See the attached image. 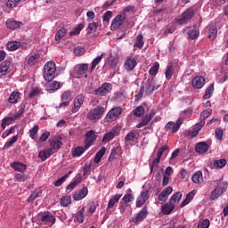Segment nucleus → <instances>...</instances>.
Segmentation results:
<instances>
[{"label": "nucleus", "mask_w": 228, "mask_h": 228, "mask_svg": "<svg viewBox=\"0 0 228 228\" xmlns=\"http://www.w3.org/2000/svg\"><path fill=\"white\" fill-rule=\"evenodd\" d=\"M44 77L45 81L51 83L56 77V63L48 61L44 67Z\"/></svg>", "instance_id": "f257e3e1"}, {"label": "nucleus", "mask_w": 228, "mask_h": 228, "mask_svg": "<svg viewBox=\"0 0 228 228\" xmlns=\"http://www.w3.org/2000/svg\"><path fill=\"white\" fill-rule=\"evenodd\" d=\"M104 111H106L104 107L97 106L88 112L87 118H89V120H99V118L104 115Z\"/></svg>", "instance_id": "f03ea898"}, {"label": "nucleus", "mask_w": 228, "mask_h": 228, "mask_svg": "<svg viewBox=\"0 0 228 228\" xmlns=\"http://www.w3.org/2000/svg\"><path fill=\"white\" fill-rule=\"evenodd\" d=\"M227 191V183L224 182L216 186L211 192L210 200H215V199H218L221 195Z\"/></svg>", "instance_id": "7ed1b4c3"}, {"label": "nucleus", "mask_w": 228, "mask_h": 228, "mask_svg": "<svg viewBox=\"0 0 228 228\" xmlns=\"http://www.w3.org/2000/svg\"><path fill=\"white\" fill-rule=\"evenodd\" d=\"M122 115V108L120 107H116L111 109L107 116H106V120L107 122H115L116 119L118 118Z\"/></svg>", "instance_id": "20e7f679"}, {"label": "nucleus", "mask_w": 228, "mask_h": 228, "mask_svg": "<svg viewBox=\"0 0 228 228\" xmlns=\"http://www.w3.org/2000/svg\"><path fill=\"white\" fill-rule=\"evenodd\" d=\"M111 90H112L111 84L104 83L102 85L101 87L94 90V95H99V96L102 97L104 95H108V94H110V92H111Z\"/></svg>", "instance_id": "39448f33"}, {"label": "nucleus", "mask_w": 228, "mask_h": 228, "mask_svg": "<svg viewBox=\"0 0 228 228\" xmlns=\"http://www.w3.org/2000/svg\"><path fill=\"white\" fill-rule=\"evenodd\" d=\"M124 20H126V13L118 14L111 22V30L115 31L116 29H118V28L124 24Z\"/></svg>", "instance_id": "423d86ee"}, {"label": "nucleus", "mask_w": 228, "mask_h": 228, "mask_svg": "<svg viewBox=\"0 0 228 228\" xmlns=\"http://www.w3.org/2000/svg\"><path fill=\"white\" fill-rule=\"evenodd\" d=\"M13 65L10 61H4L0 64V76H6L8 72L12 71Z\"/></svg>", "instance_id": "0eeeda50"}, {"label": "nucleus", "mask_w": 228, "mask_h": 228, "mask_svg": "<svg viewBox=\"0 0 228 228\" xmlns=\"http://www.w3.org/2000/svg\"><path fill=\"white\" fill-rule=\"evenodd\" d=\"M83 102H85V95L78 94L74 100V107L71 109L72 113H77L83 106Z\"/></svg>", "instance_id": "6e6552de"}, {"label": "nucleus", "mask_w": 228, "mask_h": 228, "mask_svg": "<svg viewBox=\"0 0 228 228\" xmlns=\"http://www.w3.org/2000/svg\"><path fill=\"white\" fill-rule=\"evenodd\" d=\"M149 214V211L147 210V207H144L142 208V210L136 214L135 217L132 219V222L134 224H138V222H143L145 218H147V215Z\"/></svg>", "instance_id": "1a4fd4ad"}, {"label": "nucleus", "mask_w": 228, "mask_h": 228, "mask_svg": "<svg viewBox=\"0 0 228 228\" xmlns=\"http://www.w3.org/2000/svg\"><path fill=\"white\" fill-rule=\"evenodd\" d=\"M95 140H97V135H95V131L91 130V131L86 132V139H85V145L87 148H90V146L92 145V143H94V142H95Z\"/></svg>", "instance_id": "9d476101"}, {"label": "nucleus", "mask_w": 228, "mask_h": 228, "mask_svg": "<svg viewBox=\"0 0 228 228\" xmlns=\"http://www.w3.org/2000/svg\"><path fill=\"white\" fill-rule=\"evenodd\" d=\"M122 154V148L120 146H117L111 150L110 155L108 158L109 163H113L116 159Z\"/></svg>", "instance_id": "9b49d317"}, {"label": "nucleus", "mask_w": 228, "mask_h": 228, "mask_svg": "<svg viewBox=\"0 0 228 228\" xmlns=\"http://www.w3.org/2000/svg\"><path fill=\"white\" fill-rule=\"evenodd\" d=\"M172 191H174V189L172 187H167L159 195V202H167L168 200V195L172 194Z\"/></svg>", "instance_id": "f8f14e48"}, {"label": "nucleus", "mask_w": 228, "mask_h": 228, "mask_svg": "<svg viewBox=\"0 0 228 228\" xmlns=\"http://www.w3.org/2000/svg\"><path fill=\"white\" fill-rule=\"evenodd\" d=\"M88 72V64H77L74 68V73L77 76H83V74H86Z\"/></svg>", "instance_id": "ddd939ff"}, {"label": "nucleus", "mask_w": 228, "mask_h": 228, "mask_svg": "<svg viewBox=\"0 0 228 228\" xmlns=\"http://www.w3.org/2000/svg\"><path fill=\"white\" fill-rule=\"evenodd\" d=\"M206 85V79L203 77L198 76L192 79V86L196 89H200Z\"/></svg>", "instance_id": "4468645a"}, {"label": "nucleus", "mask_w": 228, "mask_h": 228, "mask_svg": "<svg viewBox=\"0 0 228 228\" xmlns=\"http://www.w3.org/2000/svg\"><path fill=\"white\" fill-rule=\"evenodd\" d=\"M6 26L8 29H19L22 28L24 24H22L20 21L10 19L6 21Z\"/></svg>", "instance_id": "2eb2a0df"}, {"label": "nucleus", "mask_w": 228, "mask_h": 228, "mask_svg": "<svg viewBox=\"0 0 228 228\" xmlns=\"http://www.w3.org/2000/svg\"><path fill=\"white\" fill-rule=\"evenodd\" d=\"M208 151H209V144H208V142H199L196 145V152H198L199 154H206Z\"/></svg>", "instance_id": "dca6fc26"}, {"label": "nucleus", "mask_w": 228, "mask_h": 228, "mask_svg": "<svg viewBox=\"0 0 228 228\" xmlns=\"http://www.w3.org/2000/svg\"><path fill=\"white\" fill-rule=\"evenodd\" d=\"M174 209H175V204L171 203L170 201L169 203H166L161 207V211L163 215H170L172 211H174Z\"/></svg>", "instance_id": "f3484780"}, {"label": "nucleus", "mask_w": 228, "mask_h": 228, "mask_svg": "<svg viewBox=\"0 0 228 228\" xmlns=\"http://www.w3.org/2000/svg\"><path fill=\"white\" fill-rule=\"evenodd\" d=\"M41 221L45 222V224H54L56 222V217L50 214L49 212H45L44 215L41 216Z\"/></svg>", "instance_id": "a211bd4d"}, {"label": "nucleus", "mask_w": 228, "mask_h": 228, "mask_svg": "<svg viewBox=\"0 0 228 228\" xmlns=\"http://www.w3.org/2000/svg\"><path fill=\"white\" fill-rule=\"evenodd\" d=\"M86 195H88V188L83 187L79 191L73 195V199L74 200H82Z\"/></svg>", "instance_id": "6ab92c4d"}, {"label": "nucleus", "mask_w": 228, "mask_h": 228, "mask_svg": "<svg viewBox=\"0 0 228 228\" xmlns=\"http://www.w3.org/2000/svg\"><path fill=\"white\" fill-rule=\"evenodd\" d=\"M117 129H112L110 132L106 133L102 138V142L109 143V142H111L117 136Z\"/></svg>", "instance_id": "aec40b11"}, {"label": "nucleus", "mask_w": 228, "mask_h": 228, "mask_svg": "<svg viewBox=\"0 0 228 228\" xmlns=\"http://www.w3.org/2000/svg\"><path fill=\"white\" fill-rule=\"evenodd\" d=\"M11 167L13 170H16V172H21V174L26 172V169L28 168L26 164H22V162H13Z\"/></svg>", "instance_id": "412c9836"}, {"label": "nucleus", "mask_w": 228, "mask_h": 228, "mask_svg": "<svg viewBox=\"0 0 228 228\" xmlns=\"http://www.w3.org/2000/svg\"><path fill=\"white\" fill-rule=\"evenodd\" d=\"M63 145V142L60 141V139H55L50 141V150L51 151H60L61 149V146Z\"/></svg>", "instance_id": "4be33fe9"}, {"label": "nucleus", "mask_w": 228, "mask_h": 228, "mask_svg": "<svg viewBox=\"0 0 228 228\" xmlns=\"http://www.w3.org/2000/svg\"><path fill=\"white\" fill-rule=\"evenodd\" d=\"M53 153L54 152L53 151V150L45 149L39 152L38 158H40V159H42L43 161H45V159H47V158H50V156H53Z\"/></svg>", "instance_id": "5701e85b"}, {"label": "nucleus", "mask_w": 228, "mask_h": 228, "mask_svg": "<svg viewBox=\"0 0 228 228\" xmlns=\"http://www.w3.org/2000/svg\"><path fill=\"white\" fill-rule=\"evenodd\" d=\"M19 99H20V93L12 92L8 99V102H10V104H17L19 102Z\"/></svg>", "instance_id": "b1692460"}, {"label": "nucleus", "mask_w": 228, "mask_h": 228, "mask_svg": "<svg viewBox=\"0 0 228 228\" xmlns=\"http://www.w3.org/2000/svg\"><path fill=\"white\" fill-rule=\"evenodd\" d=\"M136 67V59H127L125 62L126 70H133Z\"/></svg>", "instance_id": "393cba45"}, {"label": "nucleus", "mask_w": 228, "mask_h": 228, "mask_svg": "<svg viewBox=\"0 0 228 228\" xmlns=\"http://www.w3.org/2000/svg\"><path fill=\"white\" fill-rule=\"evenodd\" d=\"M89 148L86 147V144H85V146H78L76 147L75 150L72 152V156L74 158L77 157V156H81V154H83V152H85V151L88 150Z\"/></svg>", "instance_id": "a878e982"}, {"label": "nucleus", "mask_w": 228, "mask_h": 228, "mask_svg": "<svg viewBox=\"0 0 228 228\" xmlns=\"http://www.w3.org/2000/svg\"><path fill=\"white\" fill-rule=\"evenodd\" d=\"M144 88L146 89V94H152V92H154L155 87H154V80L153 79H148L146 81V85L144 86Z\"/></svg>", "instance_id": "bb28decb"}, {"label": "nucleus", "mask_w": 228, "mask_h": 228, "mask_svg": "<svg viewBox=\"0 0 228 228\" xmlns=\"http://www.w3.org/2000/svg\"><path fill=\"white\" fill-rule=\"evenodd\" d=\"M193 197H195V192L191 191L186 195L185 200L181 203L180 208H184V206H188L191 200H193Z\"/></svg>", "instance_id": "cd10ccee"}, {"label": "nucleus", "mask_w": 228, "mask_h": 228, "mask_svg": "<svg viewBox=\"0 0 228 228\" xmlns=\"http://www.w3.org/2000/svg\"><path fill=\"white\" fill-rule=\"evenodd\" d=\"M122 194H116L112 199L110 200L108 204V209H113L115 204L120 200Z\"/></svg>", "instance_id": "c85d7f7f"}, {"label": "nucleus", "mask_w": 228, "mask_h": 228, "mask_svg": "<svg viewBox=\"0 0 228 228\" xmlns=\"http://www.w3.org/2000/svg\"><path fill=\"white\" fill-rule=\"evenodd\" d=\"M106 154V148L102 147L98 152H96L94 157V163H101V159Z\"/></svg>", "instance_id": "c756f323"}, {"label": "nucleus", "mask_w": 228, "mask_h": 228, "mask_svg": "<svg viewBox=\"0 0 228 228\" xmlns=\"http://www.w3.org/2000/svg\"><path fill=\"white\" fill-rule=\"evenodd\" d=\"M76 218L78 224H83V222H85V207L78 208Z\"/></svg>", "instance_id": "7c9ffc66"}, {"label": "nucleus", "mask_w": 228, "mask_h": 228, "mask_svg": "<svg viewBox=\"0 0 228 228\" xmlns=\"http://www.w3.org/2000/svg\"><path fill=\"white\" fill-rule=\"evenodd\" d=\"M42 194V190L40 189H36L28 197V202L31 203L33 202L36 199H38V197Z\"/></svg>", "instance_id": "2f4dec72"}, {"label": "nucleus", "mask_w": 228, "mask_h": 228, "mask_svg": "<svg viewBox=\"0 0 228 228\" xmlns=\"http://www.w3.org/2000/svg\"><path fill=\"white\" fill-rule=\"evenodd\" d=\"M110 67H117L118 63V53H113L110 54Z\"/></svg>", "instance_id": "473e14b6"}, {"label": "nucleus", "mask_w": 228, "mask_h": 228, "mask_svg": "<svg viewBox=\"0 0 228 228\" xmlns=\"http://www.w3.org/2000/svg\"><path fill=\"white\" fill-rule=\"evenodd\" d=\"M181 199H183V193L178 191L171 197L169 202H171V204H179V202H181Z\"/></svg>", "instance_id": "72a5a7b5"}, {"label": "nucleus", "mask_w": 228, "mask_h": 228, "mask_svg": "<svg viewBox=\"0 0 228 228\" xmlns=\"http://www.w3.org/2000/svg\"><path fill=\"white\" fill-rule=\"evenodd\" d=\"M183 15H184L185 19L190 22L193 18V15H195V10H193L192 7H190L183 13Z\"/></svg>", "instance_id": "f704fd0d"}, {"label": "nucleus", "mask_w": 228, "mask_h": 228, "mask_svg": "<svg viewBox=\"0 0 228 228\" xmlns=\"http://www.w3.org/2000/svg\"><path fill=\"white\" fill-rule=\"evenodd\" d=\"M19 47H20V43L16 41L7 43V46H6L8 51H17Z\"/></svg>", "instance_id": "c9c22d12"}, {"label": "nucleus", "mask_w": 228, "mask_h": 228, "mask_svg": "<svg viewBox=\"0 0 228 228\" xmlns=\"http://www.w3.org/2000/svg\"><path fill=\"white\" fill-rule=\"evenodd\" d=\"M166 79H172L174 74V65L170 62L166 69Z\"/></svg>", "instance_id": "e433bc0d"}, {"label": "nucleus", "mask_w": 228, "mask_h": 228, "mask_svg": "<svg viewBox=\"0 0 228 228\" xmlns=\"http://www.w3.org/2000/svg\"><path fill=\"white\" fill-rule=\"evenodd\" d=\"M98 27H99V24L97 22L90 23L87 27L88 35H92L93 33H95L97 31Z\"/></svg>", "instance_id": "4c0bfd02"}, {"label": "nucleus", "mask_w": 228, "mask_h": 228, "mask_svg": "<svg viewBox=\"0 0 228 228\" xmlns=\"http://www.w3.org/2000/svg\"><path fill=\"white\" fill-rule=\"evenodd\" d=\"M215 90V86L211 84L205 91V94L203 96V99H209Z\"/></svg>", "instance_id": "58836bf2"}, {"label": "nucleus", "mask_w": 228, "mask_h": 228, "mask_svg": "<svg viewBox=\"0 0 228 228\" xmlns=\"http://www.w3.org/2000/svg\"><path fill=\"white\" fill-rule=\"evenodd\" d=\"M65 35H67V28H61V29H59L55 35V40H61V38H63V37H65Z\"/></svg>", "instance_id": "ea45409f"}, {"label": "nucleus", "mask_w": 228, "mask_h": 228, "mask_svg": "<svg viewBox=\"0 0 228 228\" xmlns=\"http://www.w3.org/2000/svg\"><path fill=\"white\" fill-rule=\"evenodd\" d=\"M225 165H227V160L225 159H220L214 161V167H216V168H224Z\"/></svg>", "instance_id": "a19ab883"}, {"label": "nucleus", "mask_w": 228, "mask_h": 228, "mask_svg": "<svg viewBox=\"0 0 228 228\" xmlns=\"http://www.w3.org/2000/svg\"><path fill=\"white\" fill-rule=\"evenodd\" d=\"M202 179V172L200 171H198L192 175V183H195V184H199V183H200Z\"/></svg>", "instance_id": "79ce46f5"}, {"label": "nucleus", "mask_w": 228, "mask_h": 228, "mask_svg": "<svg viewBox=\"0 0 228 228\" xmlns=\"http://www.w3.org/2000/svg\"><path fill=\"white\" fill-rule=\"evenodd\" d=\"M205 124H206L205 121L200 120L198 124L195 125L194 131H193L194 136H197V134H199V131H200V129H202V127L204 126Z\"/></svg>", "instance_id": "37998d69"}, {"label": "nucleus", "mask_w": 228, "mask_h": 228, "mask_svg": "<svg viewBox=\"0 0 228 228\" xmlns=\"http://www.w3.org/2000/svg\"><path fill=\"white\" fill-rule=\"evenodd\" d=\"M159 70V63L155 62L154 65L150 69L149 74L151 76H156Z\"/></svg>", "instance_id": "c03bdc74"}, {"label": "nucleus", "mask_w": 228, "mask_h": 228, "mask_svg": "<svg viewBox=\"0 0 228 228\" xmlns=\"http://www.w3.org/2000/svg\"><path fill=\"white\" fill-rule=\"evenodd\" d=\"M137 140L136 138V133L134 132H129L126 136L125 137V142H135Z\"/></svg>", "instance_id": "a18cd8bd"}, {"label": "nucleus", "mask_w": 228, "mask_h": 228, "mask_svg": "<svg viewBox=\"0 0 228 228\" xmlns=\"http://www.w3.org/2000/svg\"><path fill=\"white\" fill-rule=\"evenodd\" d=\"M13 120H15V117L14 118H4L2 121V129H6V126H10V124H12V122H13Z\"/></svg>", "instance_id": "49530a36"}, {"label": "nucleus", "mask_w": 228, "mask_h": 228, "mask_svg": "<svg viewBox=\"0 0 228 228\" xmlns=\"http://www.w3.org/2000/svg\"><path fill=\"white\" fill-rule=\"evenodd\" d=\"M200 32L197 29H192L188 31V37L191 40H195L199 38Z\"/></svg>", "instance_id": "de8ad7c7"}, {"label": "nucleus", "mask_w": 228, "mask_h": 228, "mask_svg": "<svg viewBox=\"0 0 228 228\" xmlns=\"http://www.w3.org/2000/svg\"><path fill=\"white\" fill-rule=\"evenodd\" d=\"M85 28V25L83 24H78L77 27L73 30L69 32V37H74L76 35H79L81 33V29Z\"/></svg>", "instance_id": "09e8293b"}, {"label": "nucleus", "mask_w": 228, "mask_h": 228, "mask_svg": "<svg viewBox=\"0 0 228 228\" xmlns=\"http://www.w3.org/2000/svg\"><path fill=\"white\" fill-rule=\"evenodd\" d=\"M79 183H81V176L76 178L73 182H71L67 186V190H74V188H76V186H77V184H79Z\"/></svg>", "instance_id": "8fccbe9b"}, {"label": "nucleus", "mask_w": 228, "mask_h": 228, "mask_svg": "<svg viewBox=\"0 0 228 228\" xmlns=\"http://www.w3.org/2000/svg\"><path fill=\"white\" fill-rule=\"evenodd\" d=\"M145 113V109L142 106H138L136 109L134 110V117H142Z\"/></svg>", "instance_id": "3c124183"}, {"label": "nucleus", "mask_w": 228, "mask_h": 228, "mask_svg": "<svg viewBox=\"0 0 228 228\" xmlns=\"http://www.w3.org/2000/svg\"><path fill=\"white\" fill-rule=\"evenodd\" d=\"M149 122H151V120L144 116L142 120L139 122V124L136 125V128L140 129L142 127H144V126H147V124H149Z\"/></svg>", "instance_id": "603ef678"}, {"label": "nucleus", "mask_w": 228, "mask_h": 228, "mask_svg": "<svg viewBox=\"0 0 228 228\" xmlns=\"http://www.w3.org/2000/svg\"><path fill=\"white\" fill-rule=\"evenodd\" d=\"M38 58H40L39 54H35L29 57L28 59V65H30L31 67H33V65H37V62L38 61Z\"/></svg>", "instance_id": "864d4df0"}, {"label": "nucleus", "mask_w": 228, "mask_h": 228, "mask_svg": "<svg viewBox=\"0 0 228 228\" xmlns=\"http://www.w3.org/2000/svg\"><path fill=\"white\" fill-rule=\"evenodd\" d=\"M38 133V125H35L32 129L29 130V136L32 140H37V134Z\"/></svg>", "instance_id": "5fc2aeb1"}, {"label": "nucleus", "mask_w": 228, "mask_h": 228, "mask_svg": "<svg viewBox=\"0 0 228 228\" xmlns=\"http://www.w3.org/2000/svg\"><path fill=\"white\" fill-rule=\"evenodd\" d=\"M25 110H26V103H21L18 113L14 115V119L17 120V118H20V117H22V114L24 113Z\"/></svg>", "instance_id": "6e6d98bb"}, {"label": "nucleus", "mask_w": 228, "mask_h": 228, "mask_svg": "<svg viewBox=\"0 0 228 228\" xmlns=\"http://www.w3.org/2000/svg\"><path fill=\"white\" fill-rule=\"evenodd\" d=\"M72 202V198L70 196H64L61 199V205L67 207Z\"/></svg>", "instance_id": "4d7b16f0"}, {"label": "nucleus", "mask_w": 228, "mask_h": 228, "mask_svg": "<svg viewBox=\"0 0 228 228\" xmlns=\"http://www.w3.org/2000/svg\"><path fill=\"white\" fill-rule=\"evenodd\" d=\"M218 33V30L216 29V28H211L209 29V32H208V38L210 40H215V38H216V35Z\"/></svg>", "instance_id": "13d9d810"}, {"label": "nucleus", "mask_w": 228, "mask_h": 228, "mask_svg": "<svg viewBox=\"0 0 228 228\" xmlns=\"http://www.w3.org/2000/svg\"><path fill=\"white\" fill-rule=\"evenodd\" d=\"M135 45H136L139 49H142V47H143V35L139 34V35L137 36Z\"/></svg>", "instance_id": "bf43d9fd"}, {"label": "nucleus", "mask_w": 228, "mask_h": 228, "mask_svg": "<svg viewBox=\"0 0 228 228\" xmlns=\"http://www.w3.org/2000/svg\"><path fill=\"white\" fill-rule=\"evenodd\" d=\"M72 174V171H69V173H67L64 176L61 177L60 179H58L54 185L55 186H61V184L64 183V181L67 179V177H69V175Z\"/></svg>", "instance_id": "052dcab7"}, {"label": "nucleus", "mask_w": 228, "mask_h": 228, "mask_svg": "<svg viewBox=\"0 0 228 228\" xmlns=\"http://www.w3.org/2000/svg\"><path fill=\"white\" fill-rule=\"evenodd\" d=\"M175 21L177 22V24H179L180 26H183V24H188V20L186 19V17L182 14L180 17H178Z\"/></svg>", "instance_id": "680f3d73"}, {"label": "nucleus", "mask_w": 228, "mask_h": 228, "mask_svg": "<svg viewBox=\"0 0 228 228\" xmlns=\"http://www.w3.org/2000/svg\"><path fill=\"white\" fill-rule=\"evenodd\" d=\"M211 117V110H203L200 114V120L206 122V118Z\"/></svg>", "instance_id": "e2e57ef3"}, {"label": "nucleus", "mask_w": 228, "mask_h": 228, "mask_svg": "<svg viewBox=\"0 0 228 228\" xmlns=\"http://www.w3.org/2000/svg\"><path fill=\"white\" fill-rule=\"evenodd\" d=\"M19 3H20V0H8L6 6H8V8H15Z\"/></svg>", "instance_id": "0e129e2a"}, {"label": "nucleus", "mask_w": 228, "mask_h": 228, "mask_svg": "<svg viewBox=\"0 0 228 228\" xmlns=\"http://www.w3.org/2000/svg\"><path fill=\"white\" fill-rule=\"evenodd\" d=\"M209 219H204L198 224V228H209Z\"/></svg>", "instance_id": "69168bd1"}, {"label": "nucleus", "mask_w": 228, "mask_h": 228, "mask_svg": "<svg viewBox=\"0 0 228 228\" xmlns=\"http://www.w3.org/2000/svg\"><path fill=\"white\" fill-rule=\"evenodd\" d=\"M72 99V94L70 92L67 91L61 94V101L69 102Z\"/></svg>", "instance_id": "338daca9"}, {"label": "nucleus", "mask_w": 228, "mask_h": 228, "mask_svg": "<svg viewBox=\"0 0 228 228\" xmlns=\"http://www.w3.org/2000/svg\"><path fill=\"white\" fill-rule=\"evenodd\" d=\"M101 60H102V54L96 57L93 63H92V67H91V70H94V69H95V67H97V65H99V63H101Z\"/></svg>", "instance_id": "774afa93"}]
</instances>
